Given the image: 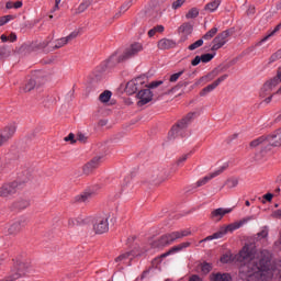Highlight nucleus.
<instances>
[{"label": "nucleus", "mask_w": 281, "mask_h": 281, "mask_svg": "<svg viewBox=\"0 0 281 281\" xmlns=\"http://www.w3.org/2000/svg\"><path fill=\"white\" fill-rule=\"evenodd\" d=\"M236 262H240L239 273L247 281H271L273 269L271 268V252L258 250L256 244H245L235 255Z\"/></svg>", "instance_id": "nucleus-1"}, {"label": "nucleus", "mask_w": 281, "mask_h": 281, "mask_svg": "<svg viewBox=\"0 0 281 281\" xmlns=\"http://www.w3.org/2000/svg\"><path fill=\"white\" fill-rule=\"evenodd\" d=\"M259 95L266 98V104H269L274 95H281V67L278 68L277 76L262 86Z\"/></svg>", "instance_id": "nucleus-2"}, {"label": "nucleus", "mask_w": 281, "mask_h": 281, "mask_svg": "<svg viewBox=\"0 0 281 281\" xmlns=\"http://www.w3.org/2000/svg\"><path fill=\"white\" fill-rule=\"evenodd\" d=\"M188 236H192V231L181 229V231H175L171 233H166L165 235L160 236L158 240L153 243V247H156V248L168 247V245H172L175 240H179Z\"/></svg>", "instance_id": "nucleus-3"}, {"label": "nucleus", "mask_w": 281, "mask_h": 281, "mask_svg": "<svg viewBox=\"0 0 281 281\" xmlns=\"http://www.w3.org/2000/svg\"><path fill=\"white\" fill-rule=\"evenodd\" d=\"M144 49V46L140 43H134L125 49L124 53L116 52L110 57V63L117 65V63H124L128 58L137 56L139 52Z\"/></svg>", "instance_id": "nucleus-4"}, {"label": "nucleus", "mask_w": 281, "mask_h": 281, "mask_svg": "<svg viewBox=\"0 0 281 281\" xmlns=\"http://www.w3.org/2000/svg\"><path fill=\"white\" fill-rule=\"evenodd\" d=\"M243 225H245V222H243V221L231 223V224L222 227L218 232L214 233L213 235H210L206 238L200 240L199 245H201L203 243H207V240H218V238H223V236H225V234H229V233L232 234V232H236V229H240V227H243Z\"/></svg>", "instance_id": "nucleus-5"}, {"label": "nucleus", "mask_w": 281, "mask_h": 281, "mask_svg": "<svg viewBox=\"0 0 281 281\" xmlns=\"http://www.w3.org/2000/svg\"><path fill=\"white\" fill-rule=\"evenodd\" d=\"M195 115L196 113L190 112L181 121L173 125L171 127V131L169 132L170 137H179V135H181V132L184 128H188V125L194 120Z\"/></svg>", "instance_id": "nucleus-6"}, {"label": "nucleus", "mask_w": 281, "mask_h": 281, "mask_svg": "<svg viewBox=\"0 0 281 281\" xmlns=\"http://www.w3.org/2000/svg\"><path fill=\"white\" fill-rule=\"evenodd\" d=\"M227 41H229V31H223L222 33L217 34L213 38L211 52H218L221 47L226 45Z\"/></svg>", "instance_id": "nucleus-7"}, {"label": "nucleus", "mask_w": 281, "mask_h": 281, "mask_svg": "<svg viewBox=\"0 0 281 281\" xmlns=\"http://www.w3.org/2000/svg\"><path fill=\"white\" fill-rule=\"evenodd\" d=\"M218 33V27H212L210 31H207L201 40H198L193 44L189 45L190 52H194V49H199V47H202L203 41H212L214 36Z\"/></svg>", "instance_id": "nucleus-8"}, {"label": "nucleus", "mask_w": 281, "mask_h": 281, "mask_svg": "<svg viewBox=\"0 0 281 281\" xmlns=\"http://www.w3.org/2000/svg\"><path fill=\"white\" fill-rule=\"evenodd\" d=\"M232 212H234V207L214 209L210 214V218L214 223H221V221H223V218H225V216H227V214H232Z\"/></svg>", "instance_id": "nucleus-9"}, {"label": "nucleus", "mask_w": 281, "mask_h": 281, "mask_svg": "<svg viewBox=\"0 0 281 281\" xmlns=\"http://www.w3.org/2000/svg\"><path fill=\"white\" fill-rule=\"evenodd\" d=\"M93 231L97 234H106L109 232V216H99L93 223Z\"/></svg>", "instance_id": "nucleus-10"}, {"label": "nucleus", "mask_w": 281, "mask_h": 281, "mask_svg": "<svg viewBox=\"0 0 281 281\" xmlns=\"http://www.w3.org/2000/svg\"><path fill=\"white\" fill-rule=\"evenodd\" d=\"M137 106H144L148 104V102L153 101V92L150 91V89L140 90L137 93Z\"/></svg>", "instance_id": "nucleus-11"}, {"label": "nucleus", "mask_w": 281, "mask_h": 281, "mask_svg": "<svg viewBox=\"0 0 281 281\" xmlns=\"http://www.w3.org/2000/svg\"><path fill=\"white\" fill-rule=\"evenodd\" d=\"M16 182H7L0 187V198H5V196H12V194H16V188H18Z\"/></svg>", "instance_id": "nucleus-12"}, {"label": "nucleus", "mask_w": 281, "mask_h": 281, "mask_svg": "<svg viewBox=\"0 0 281 281\" xmlns=\"http://www.w3.org/2000/svg\"><path fill=\"white\" fill-rule=\"evenodd\" d=\"M142 85H144V81H142V78L132 79L127 82L125 87V92L128 95H133V93H137L139 89H142Z\"/></svg>", "instance_id": "nucleus-13"}, {"label": "nucleus", "mask_w": 281, "mask_h": 281, "mask_svg": "<svg viewBox=\"0 0 281 281\" xmlns=\"http://www.w3.org/2000/svg\"><path fill=\"white\" fill-rule=\"evenodd\" d=\"M25 265L19 263L14 266V270H12L11 274L7 277L3 281H16L20 278H23L25 276Z\"/></svg>", "instance_id": "nucleus-14"}, {"label": "nucleus", "mask_w": 281, "mask_h": 281, "mask_svg": "<svg viewBox=\"0 0 281 281\" xmlns=\"http://www.w3.org/2000/svg\"><path fill=\"white\" fill-rule=\"evenodd\" d=\"M228 77H229L228 75H223L220 78H217L213 83L203 88L200 92L201 98L207 95V93H212V91H214V89H216V87H218L221 82H225V79Z\"/></svg>", "instance_id": "nucleus-15"}, {"label": "nucleus", "mask_w": 281, "mask_h": 281, "mask_svg": "<svg viewBox=\"0 0 281 281\" xmlns=\"http://www.w3.org/2000/svg\"><path fill=\"white\" fill-rule=\"evenodd\" d=\"M25 227V221L16 220L8 226V234L10 236H16Z\"/></svg>", "instance_id": "nucleus-16"}, {"label": "nucleus", "mask_w": 281, "mask_h": 281, "mask_svg": "<svg viewBox=\"0 0 281 281\" xmlns=\"http://www.w3.org/2000/svg\"><path fill=\"white\" fill-rule=\"evenodd\" d=\"M100 164H102V157L92 158L88 164L83 166L85 175H91L95 168L100 167Z\"/></svg>", "instance_id": "nucleus-17"}, {"label": "nucleus", "mask_w": 281, "mask_h": 281, "mask_svg": "<svg viewBox=\"0 0 281 281\" xmlns=\"http://www.w3.org/2000/svg\"><path fill=\"white\" fill-rule=\"evenodd\" d=\"M136 256H139V254H136L134 250L127 251L116 257L115 262H119V263L123 262V265H131V260H133V258H136Z\"/></svg>", "instance_id": "nucleus-18"}, {"label": "nucleus", "mask_w": 281, "mask_h": 281, "mask_svg": "<svg viewBox=\"0 0 281 281\" xmlns=\"http://www.w3.org/2000/svg\"><path fill=\"white\" fill-rule=\"evenodd\" d=\"M77 37H78V33L72 32L68 36L57 40L55 42L54 49H60V47H65L67 43H71V41H74V38H77Z\"/></svg>", "instance_id": "nucleus-19"}, {"label": "nucleus", "mask_w": 281, "mask_h": 281, "mask_svg": "<svg viewBox=\"0 0 281 281\" xmlns=\"http://www.w3.org/2000/svg\"><path fill=\"white\" fill-rule=\"evenodd\" d=\"M194 244V239H190L189 241L181 243L175 247H172L169 251L161 255V258H166L170 256V254H175L176 251H183V249H188L190 245Z\"/></svg>", "instance_id": "nucleus-20"}, {"label": "nucleus", "mask_w": 281, "mask_h": 281, "mask_svg": "<svg viewBox=\"0 0 281 281\" xmlns=\"http://www.w3.org/2000/svg\"><path fill=\"white\" fill-rule=\"evenodd\" d=\"M269 146H281V128L267 136Z\"/></svg>", "instance_id": "nucleus-21"}, {"label": "nucleus", "mask_w": 281, "mask_h": 281, "mask_svg": "<svg viewBox=\"0 0 281 281\" xmlns=\"http://www.w3.org/2000/svg\"><path fill=\"white\" fill-rule=\"evenodd\" d=\"M7 139H12L16 133V123H9L7 126H4L2 130H0Z\"/></svg>", "instance_id": "nucleus-22"}, {"label": "nucleus", "mask_w": 281, "mask_h": 281, "mask_svg": "<svg viewBox=\"0 0 281 281\" xmlns=\"http://www.w3.org/2000/svg\"><path fill=\"white\" fill-rule=\"evenodd\" d=\"M177 42L170 38H162L158 42V49H175Z\"/></svg>", "instance_id": "nucleus-23"}, {"label": "nucleus", "mask_w": 281, "mask_h": 281, "mask_svg": "<svg viewBox=\"0 0 281 281\" xmlns=\"http://www.w3.org/2000/svg\"><path fill=\"white\" fill-rule=\"evenodd\" d=\"M95 193H93V191H85L80 194H78L77 196H75V201L77 203H89V201H91V199H93V195Z\"/></svg>", "instance_id": "nucleus-24"}, {"label": "nucleus", "mask_w": 281, "mask_h": 281, "mask_svg": "<svg viewBox=\"0 0 281 281\" xmlns=\"http://www.w3.org/2000/svg\"><path fill=\"white\" fill-rule=\"evenodd\" d=\"M218 76V69L213 70L209 75L201 77L198 81H195L194 86L199 87L202 82H210L211 80H214V78Z\"/></svg>", "instance_id": "nucleus-25"}, {"label": "nucleus", "mask_w": 281, "mask_h": 281, "mask_svg": "<svg viewBox=\"0 0 281 281\" xmlns=\"http://www.w3.org/2000/svg\"><path fill=\"white\" fill-rule=\"evenodd\" d=\"M251 148H257V146L267 147L269 146V140L267 136H260L257 139L250 142Z\"/></svg>", "instance_id": "nucleus-26"}, {"label": "nucleus", "mask_w": 281, "mask_h": 281, "mask_svg": "<svg viewBox=\"0 0 281 281\" xmlns=\"http://www.w3.org/2000/svg\"><path fill=\"white\" fill-rule=\"evenodd\" d=\"M210 278L211 281H232V276H229V273H212Z\"/></svg>", "instance_id": "nucleus-27"}, {"label": "nucleus", "mask_w": 281, "mask_h": 281, "mask_svg": "<svg viewBox=\"0 0 281 281\" xmlns=\"http://www.w3.org/2000/svg\"><path fill=\"white\" fill-rule=\"evenodd\" d=\"M221 7V0H213L205 4L204 10L206 12H216Z\"/></svg>", "instance_id": "nucleus-28"}, {"label": "nucleus", "mask_w": 281, "mask_h": 281, "mask_svg": "<svg viewBox=\"0 0 281 281\" xmlns=\"http://www.w3.org/2000/svg\"><path fill=\"white\" fill-rule=\"evenodd\" d=\"M270 267L272 268V278L277 273L279 276V280L281 281V259L274 262V265H271L270 261Z\"/></svg>", "instance_id": "nucleus-29"}, {"label": "nucleus", "mask_w": 281, "mask_h": 281, "mask_svg": "<svg viewBox=\"0 0 281 281\" xmlns=\"http://www.w3.org/2000/svg\"><path fill=\"white\" fill-rule=\"evenodd\" d=\"M281 30V23L278 24L268 35H266L260 42L259 45H262V43H267V41H269V38H271V36H276V34H278V32H280Z\"/></svg>", "instance_id": "nucleus-30"}, {"label": "nucleus", "mask_w": 281, "mask_h": 281, "mask_svg": "<svg viewBox=\"0 0 281 281\" xmlns=\"http://www.w3.org/2000/svg\"><path fill=\"white\" fill-rule=\"evenodd\" d=\"M194 30V27L192 26V24L190 23H183L180 27H179V32L180 34H184L186 36H189V34Z\"/></svg>", "instance_id": "nucleus-31"}, {"label": "nucleus", "mask_w": 281, "mask_h": 281, "mask_svg": "<svg viewBox=\"0 0 281 281\" xmlns=\"http://www.w3.org/2000/svg\"><path fill=\"white\" fill-rule=\"evenodd\" d=\"M226 188L228 190H234V188H238V178L237 177H231L225 181Z\"/></svg>", "instance_id": "nucleus-32"}, {"label": "nucleus", "mask_w": 281, "mask_h": 281, "mask_svg": "<svg viewBox=\"0 0 281 281\" xmlns=\"http://www.w3.org/2000/svg\"><path fill=\"white\" fill-rule=\"evenodd\" d=\"M218 173H211L209 176L203 177L202 179L198 180L196 186L198 188H201V186H205V183H209L216 177Z\"/></svg>", "instance_id": "nucleus-33"}, {"label": "nucleus", "mask_w": 281, "mask_h": 281, "mask_svg": "<svg viewBox=\"0 0 281 281\" xmlns=\"http://www.w3.org/2000/svg\"><path fill=\"white\" fill-rule=\"evenodd\" d=\"M22 89L24 93H29V91H33V89H36V79H30Z\"/></svg>", "instance_id": "nucleus-34"}, {"label": "nucleus", "mask_w": 281, "mask_h": 281, "mask_svg": "<svg viewBox=\"0 0 281 281\" xmlns=\"http://www.w3.org/2000/svg\"><path fill=\"white\" fill-rule=\"evenodd\" d=\"M111 95H113V93L109 90H105L99 95V100L100 102L106 103L109 100H111Z\"/></svg>", "instance_id": "nucleus-35"}, {"label": "nucleus", "mask_w": 281, "mask_h": 281, "mask_svg": "<svg viewBox=\"0 0 281 281\" xmlns=\"http://www.w3.org/2000/svg\"><path fill=\"white\" fill-rule=\"evenodd\" d=\"M221 262H223V265H228V262H236V256L223 255L221 257Z\"/></svg>", "instance_id": "nucleus-36"}, {"label": "nucleus", "mask_w": 281, "mask_h": 281, "mask_svg": "<svg viewBox=\"0 0 281 281\" xmlns=\"http://www.w3.org/2000/svg\"><path fill=\"white\" fill-rule=\"evenodd\" d=\"M199 16V9L192 8L186 14V19H196Z\"/></svg>", "instance_id": "nucleus-37"}, {"label": "nucleus", "mask_w": 281, "mask_h": 281, "mask_svg": "<svg viewBox=\"0 0 281 281\" xmlns=\"http://www.w3.org/2000/svg\"><path fill=\"white\" fill-rule=\"evenodd\" d=\"M15 207H18V210H25V207H30V201L20 200L19 202L15 203Z\"/></svg>", "instance_id": "nucleus-38"}, {"label": "nucleus", "mask_w": 281, "mask_h": 281, "mask_svg": "<svg viewBox=\"0 0 281 281\" xmlns=\"http://www.w3.org/2000/svg\"><path fill=\"white\" fill-rule=\"evenodd\" d=\"M10 21H14V15L0 16V27L5 25V23H10Z\"/></svg>", "instance_id": "nucleus-39"}, {"label": "nucleus", "mask_w": 281, "mask_h": 281, "mask_svg": "<svg viewBox=\"0 0 281 281\" xmlns=\"http://www.w3.org/2000/svg\"><path fill=\"white\" fill-rule=\"evenodd\" d=\"M201 271L202 273H205V274L210 273L212 271V263L203 262L201 265Z\"/></svg>", "instance_id": "nucleus-40"}, {"label": "nucleus", "mask_w": 281, "mask_h": 281, "mask_svg": "<svg viewBox=\"0 0 281 281\" xmlns=\"http://www.w3.org/2000/svg\"><path fill=\"white\" fill-rule=\"evenodd\" d=\"M267 236H269V228H267V227H263V228L261 229V232H259V233L257 234V238H258L259 240H261V238H267Z\"/></svg>", "instance_id": "nucleus-41"}, {"label": "nucleus", "mask_w": 281, "mask_h": 281, "mask_svg": "<svg viewBox=\"0 0 281 281\" xmlns=\"http://www.w3.org/2000/svg\"><path fill=\"white\" fill-rule=\"evenodd\" d=\"M214 56H216V54H204L202 55L200 58L202 60V63H210V60H212L214 58Z\"/></svg>", "instance_id": "nucleus-42"}, {"label": "nucleus", "mask_w": 281, "mask_h": 281, "mask_svg": "<svg viewBox=\"0 0 281 281\" xmlns=\"http://www.w3.org/2000/svg\"><path fill=\"white\" fill-rule=\"evenodd\" d=\"M68 225H69L70 227H76V226H78V225H82V221H80V220H78V218H70V220L68 221Z\"/></svg>", "instance_id": "nucleus-43"}, {"label": "nucleus", "mask_w": 281, "mask_h": 281, "mask_svg": "<svg viewBox=\"0 0 281 281\" xmlns=\"http://www.w3.org/2000/svg\"><path fill=\"white\" fill-rule=\"evenodd\" d=\"M181 76H183V70L171 75L170 78H169V80H170L171 82H177V80H179V78H181Z\"/></svg>", "instance_id": "nucleus-44"}, {"label": "nucleus", "mask_w": 281, "mask_h": 281, "mask_svg": "<svg viewBox=\"0 0 281 281\" xmlns=\"http://www.w3.org/2000/svg\"><path fill=\"white\" fill-rule=\"evenodd\" d=\"M10 142L5 134L0 130V146H5Z\"/></svg>", "instance_id": "nucleus-45"}, {"label": "nucleus", "mask_w": 281, "mask_h": 281, "mask_svg": "<svg viewBox=\"0 0 281 281\" xmlns=\"http://www.w3.org/2000/svg\"><path fill=\"white\" fill-rule=\"evenodd\" d=\"M267 201H268V203H271V201H273V193H266L265 195H263V200L261 201V203H267Z\"/></svg>", "instance_id": "nucleus-46"}, {"label": "nucleus", "mask_w": 281, "mask_h": 281, "mask_svg": "<svg viewBox=\"0 0 281 281\" xmlns=\"http://www.w3.org/2000/svg\"><path fill=\"white\" fill-rule=\"evenodd\" d=\"M186 3V0H176L172 3V8L173 10H179V8H181V5H183Z\"/></svg>", "instance_id": "nucleus-47"}, {"label": "nucleus", "mask_w": 281, "mask_h": 281, "mask_svg": "<svg viewBox=\"0 0 281 281\" xmlns=\"http://www.w3.org/2000/svg\"><path fill=\"white\" fill-rule=\"evenodd\" d=\"M77 142H80L81 144H86L87 142V135L82 134V133H77Z\"/></svg>", "instance_id": "nucleus-48"}, {"label": "nucleus", "mask_w": 281, "mask_h": 281, "mask_svg": "<svg viewBox=\"0 0 281 281\" xmlns=\"http://www.w3.org/2000/svg\"><path fill=\"white\" fill-rule=\"evenodd\" d=\"M65 142H70V144H76V135L74 133H70L68 136L65 137Z\"/></svg>", "instance_id": "nucleus-49"}, {"label": "nucleus", "mask_w": 281, "mask_h": 281, "mask_svg": "<svg viewBox=\"0 0 281 281\" xmlns=\"http://www.w3.org/2000/svg\"><path fill=\"white\" fill-rule=\"evenodd\" d=\"M160 85H164V81H151L148 87L149 89H157Z\"/></svg>", "instance_id": "nucleus-50"}, {"label": "nucleus", "mask_w": 281, "mask_h": 281, "mask_svg": "<svg viewBox=\"0 0 281 281\" xmlns=\"http://www.w3.org/2000/svg\"><path fill=\"white\" fill-rule=\"evenodd\" d=\"M87 8H89V4L87 2H82L79 7H78V12H85V10H87Z\"/></svg>", "instance_id": "nucleus-51"}, {"label": "nucleus", "mask_w": 281, "mask_h": 281, "mask_svg": "<svg viewBox=\"0 0 281 281\" xmlns=\"http://www.w3.org/2000/svg\"><path fill=\"white\" fill-rule=\"evenodd\" d=\"M202 61L201 56H195L194 59L191 61L193 67H196Z\"/></svg>", "instance_id": "nucleus-52"}, {"label": "nucleus", "mask_w": 281, "mask_h": 281, "mask_svg": "<svg viewBox=\"0 0 281 281\" xmlns=\"http://www.w3.org/2000/svg\"><path fill=\"white\" fill-rule=\"evenodd\" d=\"M5 56H8V49H5V47H0V60L5 58Z\"/></svg>", "instance_id": "nucleus-53"}, {"label": "nucleus", "mask_w": 281, "mask_h": 281, "mask_svg": "<svg viewBox=\"0 0 281 281\" xmlns=\"http://www.w3.org/2000/svg\"><path fill=\"white\" fill-rule=\"evenodd\" d=\"M188 157H190V155H183L181 156L179 159H178V164H183V161H187L188 160Z\"/></svg>", "instance_id": "nucleus-54"}, {"label": "nucleus", "mask_w": 281, "mask_h": 281, "mask_svg": "<svg viewBox=\"0 0 281 281\" xmlns=\"http://www.w3.org/2000/svg\"><path fill=\"white\" fill-rule=\"evenodd\" d=\"M13 8H14L15 10H19V8H23V2H22V1H16V2H14V3H13Z\"/></svg>", "instance_id": "nucleus-55"}, {"label": "nucleus", "mask_w": 281, "mask_h": 281, "mask_svg": "<svg viewBox=\"0 0 281 281\" xmlns=\"http://www.w3.org/2000/svg\"><path fill=\"white\" fill-rule=\"evenodd\" d=\"M274 218H281V209L273 212Z\"/></svg>", "instance_id": "nucleus-56"}, {"label": "nucleus", "mask_w": 281, "mask_h": 281, "mask_svg": "<svg viewBox=\"0 0 281 281\" xmlns=\"http://www.w3.org/2000/svg\"><path fill=\"white\" fill-rule=\"evenodd\" d=\"M154 30H155L156 32L161 33V32H164L165 27H164V25H157V26L154 27Z\"/></svg>", "instance_id": "nucleus-57"}, {"label": "nucleus", "mask_w": 281, "mask_h": 281, "mask_svg": "<svg viewBox=\"0 0 281 281\" xmlns=\"http://www.w3.org/2000/svg\"><path fill=\"white\" fill-rule=\"evenodd\" d=\"M155 34H157V31H155V27L148 31V36L150 38H153V36H155Z\"/></svg>", "instance_id": "nucleus-58"}, {"label": "nucleus", "mask_w": 281, "mask_h": 281, "mask_svg": "<svg viewBox=\"0 0 281 281\" xmlns=\"http://www.w3.org/2000/svg\"><path fill=\"white\" fill-rule=\"evenodd\" d=\"M5 8H7V10H12V8H14V3L13 2H7Z\"/></svg>", "instance_id": "nucleus-59"}, {"label": "nucleus", "mask_w": 281, "mask_h": 281, "mask_svg": "<svg viewBox=\"0 0 281 281\" xmlns=\"http://www.w3.org/2000/svg\"><path fill=\"white\" fill-rule=\"evenodd\" d=\"M154 181H157V183H161V181H164V177L157 176V178L154 179Z\"/></svg>", "instance_id": "nucleus-60"}, {"label": "nucleus", "mask_w": 281, "mask_h": 281, "mask_svg": "<svg viewBox=\"0 0 281 281\" xmlns=\"http://www.w3.org/2000/svg\"><path fill=\"white\" fill-rule=\"evenodd\" d=\"M0 41H2V43H8V36H5V35H1L0 36Z\"/></svg>", "instance_id": "nucleus-61"}, {"label": "nucleus", "mask_w": 281, "mask_h": 281, "mask_svg": "<svg viewBox=\"0 0 281 281\" xmlns=\"http://www.w3.org/2000/svg\"><path fill=\"white\" fill-rule=\"evenodd\" d=\"M128 183H131V177H127L126 179H125V184H124V189H126V187L128 186Z\"/></svg>", "instance_id": "nucleus-62"}, {"label": "nucleus", "mask_w": 281, "mask_h": 281, "mask_svg": "<svg viewBox=\"0 0 281 281\" xmlns=\"http://www.w3.org/2000/svg\"><path fill=\"white\" fill-rule=\"evenodd\" d=\"M276 122H281V113L276 117Z\"/></svg>", "instance_id": "nucleus-63"}, {"label": "nucleus", "mask_w": 281, "mask_h": 281, "mask_svg": "<svg viewBox=\"0 0 281 281\" xmlns=\"http://www.w3.org/2000/svg\"><path fill=\"white\" fill-rule=\"evenodd\" d=\"M279 245L281 247V232H280V235H279Z\"/></svg>", "instance_id": "nucleus-64"}]
</instances>
